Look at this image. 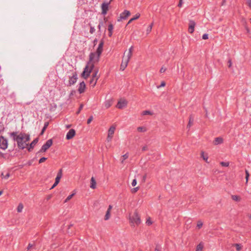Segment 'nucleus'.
<instances>
[{
	"label": "nucleus",
	"mask_w": 251,
	"mask_h": 251,
	"mask_svg": "<svg viewBox=\"0 0 251 251\" xmlns=\"http://www.w3.org/2000/svg\"><path fill=\"white\" fill-rule=\"evenodd\" d=\"M138 189H139V187H136V188H134L132 190V193H135V192H136L138 191Z\"/></svg>",
	"instance_id": "obj_56"
},
{
	"label": "nucleus",
	"mask_w": 251,
	"mask_h": 251,
	"mask_svg": "<svg viewBox=\"0 0 251 251\" xmlns=\"http://www.w3.org/2000/svg\"><path fill=\"white\" fill-rule=\"evenodd\" d=\"M116 127L115 126H112L110 127L108 131V135L107 137V140L108 142H110L111 141V139L113 137V135L115 131Z\"/></svg>",
	"instance_id": "obj_8"
},
{
	"label": "nucleus",
	"mask_w": 251,
	"mask_h": 251,
	"mask_svg": "<svg viewBox=\"0 0 251 251\" xmlns=\"http://www.w3.org/2000/svg\"><path fill=\"white\" fill-rule=\"evenodd\" d=\"M38 138H36L33 140V141L28 146H26L27 150L28 151H31V150L34 148V146L38 142Z\"/></svg>",
	"instance_id": "obj_13"
},
{
	"label": "nucleus",
	"mask_w": 251,
	"mask_h": 251,
	"mask_svg": "<svg viewBox=\"0 0 251 251\" xmlns=\"http://www.w3.org/2000/svg\"><path fill=\"white\" fill-rule=\"evenodd\" d=\"M62 169H60L59 170L58 172L57 173V176L55 178V185H57L59 183L60 180L61 178L62 177Z\"/></svg>",
	"instance_id": "obj_17"
},
{
	"label": "nucleus",
	"mask_w": 251,
	"mask_h": 251,
	"mask_svg": "<svg viewBox=\"0 0 251 251\" xmlns=\"http://www.w3.org/2000/svg\"><path fill=\"white\" fill-rule=\"evenodd\" d=\"M75 135V131L74 129H70L66 135V139L70 140L72 139Z\"/></svg>",
	"instance_id": "obj_15"
},
{
	"label": "nucleus",
	"mask_w": 251,
	"mask_h": 251,
	"mask_svg": "<svg viewBox=\"0 0 251 251\" xmlns=\"http://www.w3.org/2000/svg\"><path fill=\"white\" fill-rule=\"evenodd\" d=\"M146 224L148 226L151 225L152 224V222L151 220V219L150 218L148 219H147V220L146 221Z\"/></svg>",
	"instance_id": "obj_50"
},
{
	"label": "nucleus",
	"mask_w": 251,
	"mask_h": 251,
	"mask_svg": "<svg viewBox=\"0 0 251 251\" xmlns=\"http://www.w3.org/2000/svg\"><path fill=\"white\" fill-rule=\"evenodd\" d=\"M68 73H70L71 75L69 76V80L67 86H71L76 83L78 79L77 74L76 72L74 71H70L68 72Z\"/></svg>",
	"instance_id": "obj_4"
},
{
	"label": "nucleus",
	"mask_w": 251,
	"mask_h": 251,
	"mask_svg": "<svg viewBox=\"0 0 251 251\" xmlns=\"http://www.w3.org/2000/svg\"><path fill=\"white\" fill-rule=\"evenodd\" d=\"M110 4V2H103L102 3L101 7V14L103 15L106 14L107 11L108 10V6Z\"/></svg>",
	"instance_id": "obj_10"
},
{
	"label": "nucleus",
	"mask_w": 251,
	"mask_h": 251,
	"mask_svg": "<svg viewBox=\"0 0 251 251\" xmlns=\"http://www.w3.org/2000/svg\"><path fill=\"white\" fill-rule=\"evenodd\" d=\"M196 23L193 20H190L188 27V32L190 33H193L195 30Z\"/></svg>",
	"instance_id": "obj_12"
},
{
	"label": "nucleus",
	"mask_w": 251,
	"mask_h": 251,
	"mask_svg": "<svg viewBox=\"0 0 251 251\" xmlns=\"http://www.w3.org/2000/svg\"><path fill=\"white\" fill-rule=\"evenodd\" d=\"M194 122V119L192 115L190 116L189 119V122L187 125V127L190 128L192 125H193Z\"/></svg>",
	"instance_id": "obj_23"
},
{
	"label": "nucleus",
	"mask_w": 251,
	"mask_h": 251,
	"mask_svg": "<svg viewBox=\"0 0 251 251\" xmlns=\"http://www.w3.org/2000/svg\"><path fill=\"white\" fill-rule=\"evenodd\" d=\"M155 251H160L159 248H158V246H156L155 249Z\"/></svg>",
	"instance_id": "obj_64"
},
{
	"label": "nucleus",
	"mask_w": 251,
	"mask_h": 251,
	"mask_svg": "<svg viewBox=\"0 0 251 251\" xmlns=\"http://www.w3.org/2000/svg\"><path fill=\"white\" fill-rule=\"evenodd\" d=\"M47 159V157H43L39 159V163H42L44 162V161H45Z\"/></svg>",
	"instance_id": "obj_48"
},
{
	"label": "nucleus",
	"mask_w": 251,
	"mask_h": 251,
	"mask_svg": "<svg viewBox=\"0 0 251 251\" xmlns=\"http://www.w3.org/2000/svg\"><path fill=\"white\" fill-rule=\"evenodd\" d=\"M10 176V174L9 173H7L5 176H4V174L3 173H2L1 174V176L2 177V178H4V179H7Z\"/></svg>",
	"instance_id": "obj_37"
},
{
	"label": "nucleus",
	"mask_w": 251,
	"mask_h": 251,
	"mask_svg": "<svg viewBox=\"0 0 251 251\" xmlns=\"http://www.w3.org/2000/svg\"><path fill=\"white\" fill-rule=\"evenodd\" d=\"M52 140L49 139L46 141V142L42 146L41 149L37 153V154L40 152H44L47 151L52 145Z\"/></svg>",
	"instance_id": "obj_6"
},
{
	"label": "nucleus",
	"mask_w": 251,
	"mask_h": 251,
	"mask_svg": "<svg viewBox=\"0 0 251 251\" xmlns=\"http://www.w3.org/2000/svg\"><path fill=\"white\" fill-rule=\"evenodd\" d=\"M75 195V193H73L71 195H70L69 196H68L67 197V198L66 199V200H65L64 202H67L69 201H70Z\"/></svg>",
	"instance_id": "obj_35"
},
{
	"label": "nucleus",
	"mask_w": 251,
	"mask_h": 251,
	"mask_svg": "<svg viewBox=\"0 0 251 251\" xmlns=\"http://www.w3.org/2000/svg\"><path fill=\"white\" fill-rule=\"evenodd\" d=\"M140 14H139V13H137V14L135 15V16H134L133 18H131V19L128 21V22L127 24H130V23H131L133 21L135 20H136V19H138L140 17Z\"/></svg>",
	"instance_id": "obj_28"
},
{
	"label": "nucleus",
	"mask_w": 251,
	"mask_h": 251,
	"mask_svg": "<svg viewBox=\"0 0 251 251\" xmlns=\"http://www.w3.org/2000/svg\"><path fill=\"white\" fill-rule=\"evenodd\" d=\"M129 61L125 58V56L123 57V60L120 66V70L121 71H124L127 67Z\"/></svg>",
	"instance_id": "obj_14"
},
{
	"label": "nucleus",
	"mask_w": 251,
	"mask_h": 251,
	"mask_svg": "<svg viewBox=\"0 0 251 251\" xmlns=\"http://www.w3.org/2000/svg\"><path fill=\"white\" fill-rule=\"evenodd\" d=\"M152 115V113L149 110H145L142 112V115Z\"/></svg>",
	"instance_id": "obj_34"
},
{
	"label": "nucleus",
	"mask_w": 251,
	"mask_h": 251,
	"mask_svg": "<svg viewBox=\"0 0 251 251\" xmlns=\"http://www.w3.org/2000/svg\"><path fill=\"white\" fill-rule=\"evenodd\" d=\"M228 67L229 68H230L232 66V61H231V59H229L228 60Z\"/></svg>",
	"instance_id": "obj_54"
},
{
	"label": "nucleus",
	"mask_w": 251,
	"mask_h": 251,
	"mask_svg": "<svg viewBox=\"0 0 251 251\" xmlns=\"http://www.w3.org/2000/svg\"><path fill=\"white\" fill-rule=\"evenodd\" d=\"M203 225V223L201 221H199L197 223V226L198 227V228H201Z\"/></svg>",
	"instance_id": "obj_46"
},
{
	"label": "nucleus",
	"mask_w": 251,
	"mask_h": 251,
	"mask_svg": "<svg viewBox=\"0 0 251 251\" xmlns=\"http://www.w3.org/2000/svg\"><path fill=\"white\" fill-rule=\"evenodd\" d=\"M133 49V46H131V47L129 49V50H128V52H129L132 53Z\"/></svg>",
	"instance_id": "obj_60"
},
{
	"label": "nucleus",
	"mask_w": 251,
	"mask_h": 251,
	"mask_svg": "<svg viewBox=\"0 0 251 251\" xmlns=\"http://www.w3.org/2000/svg\"><path fill=\"white\" fill-rule=\"evenodd\" d=\"M89 25L90 26V33L91 34H93L95 31V27L94 26H92L90 24H89Z\"/></svg>",
	"instance_id": "obj_47"
},
{
	"label": "nucleus",
	"mask_w": 251,
	"mask_h": 251,
	"mask_svg": "<svg viewBox=\"0 0 251 251\" xmlns=\"http://www.w3.org/2000/svg\"><path fill=\"white\" fill-rule=\"evenodd\" d=\"M182 4V0H181V1L179 0V3L178 4V6L180 7H181Z\"/></svg>",
	"instance_id": "obj_61"
},
{
	"label": "nucleus",
	"mask_w": 251,
	"mask_h": 251,
	"mask_svg": "<svg viewBox=\"0 0 251 251\" xmlns=\"http://www.w3.org/2000/svg\"><path fill=\"white\" fill-rule=\"evenodd\" d=\"M202 39L206 40L208 38V35L207 34H204L202 37Z\"/></svg>",
	"instance_id": "obj_52"
},
{
	"label": "nucleus",
	"mask_w": 251,
	"mask_h": 251,
	"mask_svg": "<svg viewBox=\"0 0 251 251\" xmlns=\"http://www.w3.org/2000/svg\"><path fill=\"white\" fill-rule=\"evenodd\" d=\"M83 104L82 103L80 104L78 110L76 112V114L77 115H78L80 113V112L81 110H82V109L83 108Z\"/></svg>",
	"instance_id": "obj_43"
},
{
	"label": "nucleus",
	"mask_w": 251,
	"mask_h": 251,
	"mask_svg": "<svg viewBox=\"0 0 251 251\" xmlns=\"http://www.w3.org/2000/svg\"><path fill=\"white\" fill-rule=\"evenodd\" d=\"M113 24H110L109 25H108V30L109 31V33H108V36L109 37H111L112 35V33H113Z\"/></svg>",
	"instance_id": "obj_21"
},
{
	"label": "nucleus",
	"mask_w": 251,
	"mask_h": 251,
	"mask_svg": "<svg viewBox=\"0 0 251 251\" xmlns=\"http://www.w3.org/2000/svg\"><path fill=\"white\" fill-rule=\"evenodd\" d=\"M148 150V147L147 146H145L142 148V151H145Z\"/></svg>",
	"instance_id": "obj_59"
},
{
	"label": "nucleus",
	"mask_w": 251,
	"mask_h": 251,
	"mask_svg": "<svg viewBox=\"0 0 251 251\" xmlns=\"http://www.w3.org/2000/svg\"><path fill=\"white\" fill-rule=\"evenodd\" d=\"M232 246L236 247V250L237 251H240L243 247L241 244L238 243L233 244Z\"/></svg>",
	"instance_id": "obj_25"
},
{
	"label": "nucleus",
	"mask_w": 251,
	"mask_h": 251,
	"mask_svg": "<svg viewBox=\"0 0 251 251\" xmlns=\"http://www.w3.org/2000/svg\"><path fill=\"white\" fill-rule=\"evenodd\" d=\"M98 72H99V69H95L94 71L93 74H92V78H97V77H99V78L100 75H98Z\"/></svg>",
	"instance_id": "obj_24"
},
{
	"label": "nucleus",
	"mask_w": 251,
	"mask_h": 251,
	"mask_svg": "<svg viewBox=\"0 0 251 251\" xmlns=\"http://www.w3.org/2000/svg\"><path fill=\"white\" fill-rule=\"evenodd\" d=\"M100 55L95 52H91L89 55V63L94 64L95 63L98 62L100 61Z\"/></svg>",
	"instance_id": "obj_5"
},
{
	"label": "nucleus",
	"mask_w": 251,
	"mask_h": 251,
	"mask_svg": "<svg viewBox=\"0 0 251 251\" xmlns=\"http://www.w3.org/2000/svg\"><path fill=\"white\" fill-rule=\"evenodd\" d=\"M49 126V123L48 122H46L45 124H44V127H43L42 130H41V132L40 133V135H42L44 134L45 131L46 130V129H47V127L48 126Z\"/></svg>",
	"instance_id": "obj_27"
},
{
	"label": "nucleus",
	"mask_w": 251,
	"mask_h": 251,
	"mask_svg": "<svg viewBox=\"0 0 251 251\" xmlns=\"http://www.w3.org/2000/svg\"><path fill=\"white\" fill-rule=\"evenodd\" d=\"M103 51V49L98 48H97L96 51L95 52L97 53V54H101V53Z\"/></svg>",
	"instance_id": "obj_42"
},
{
	"label": "nucleus",
	"mask_w": 251,
	"mask_h": 251,
	"mask_svg": "<svg viewBox=\"0 0 251 251\" xmlns=\"http://www.w3.org/2000/svg\"><path fill=\"white\" fill-rule=\"evenodd\" d=\"M18 132H12L9 133V136L12 138L13 141L17 142V146L20 150L25 149L28 146L27 143L30 140V135L28 134L20 132L18 134Z\"/></svg>",
	"instance_id": "obj_1"
},
{
	"label": "nucleus",
	"mask_w": 251,
	"mask_h": 251,
	"mask_svg": "<svg viewBox=\"0 0 251 251\" xmlns=\"http://www.w3.org/2000/svg\"><path fill=\"white\" fill-rule=\"evenodd\" d=\"M8 141L3 136H0V148L5 150L7 148Z\"/></svg>",
	"instance_id": "obj_7"
},
{
	"label": "nucleus",
	"mask_w": 251,
	"mask_h": 251,
	"mask_svg": "<svg viewBox=\"0 0 251 251\" xmlns=\"http://www.w3.org/2000/svg\"><path fill=\"white\" fill-rule=\"evenodd\" d=\"M103 25V22L102 21H101L100 22V23L98 26V27L99 28V32L100 33L101 32V30H100L101 26H102Z\"/></svg>",
	"instance_id": "obj_45"
},
{
	"label": "nucleus",
	"mask_w": 251,
	"mask_h": 251,
	"mask_svg": "<svg viewBox=\"0 0 251 251\" xmlns=\"http://www.w3.org/2000/svg\"><path fill=\"white\" fill-rule=\"evenodd\" d=\"M232 199L236 201H239L241 200V198L237 195H232L231 196Z\"/></svg>",
	"instance_id": "obj_30"
},
{
	"label": "nucleus",
	"mask_w": 251,
	"mask_h": 251,
	"mask_svg": "<svg viewBox=\"0 0 251 251\" xmlns=\"http://www.w3.org/2000/svg\"><path fill=\"white\" fill-rule=\"evenodd\" d=\"M86 88V85L84 81H82L79 83L78 91L79 94L83 93L84 92Z\"/></svg>",
	"instance_id": "obj_16"
},
{
	"label": "nucleus",
	"mask_w": 251,
	"mask_h": 251,
	"mask_svg": "<svg viewBox=\"0 0 251 251\" xmlns=\"http://www.w3.org/2000/svg\"><path fill=\"white\" fill-rule=\"evenodd\" d=\"M32 247V244H29L28 245L27 247V250H29V249Z\"/></svg>",
	"instance_id": "obj_62"
},
{
	"label": "nucleus",
	"mask_w": 251,
	"mask_h": 251,
	"mask_svg": "<svg viewBox=\"0 0 251 251\" xmlns=\"http://www.w3.org/2000/svg\"><path fill=\"white\" fill-rule=\"evenodd\" d=\"M4 129V127L3 125H0V132L3 131Z\"/></svg>",
	"instance_id": "obj_58"
},
{
	"label": "nucleus",
	"mask_w": 251,
	"mask_h": 251,
	"mask_svg": "<svg viewBox=\"0 0 251 251\" xmlns=\"http://www.w3.org/2000/svg\"><path fill=\"white\" fill-rule=\"evenodd\" d=\"M132 185L135 186L137 184V181L136 179H134L132 182Z\"/></svg>",
	"instance_id": "obj_53"
},
{
	"label": "nucleus",
	"mask_w": 251,
	"mask_h": 251,
	"mask_svg": "<svg viewBox=\"0 0 251 251\" xmlns=\"http://www.w3.org/2000/svg\"><path fill=\"white\" fill-rule=\"evenodd\" d=\"M166 85V83L165 81H162L161 83V84L159 85V86H157V88L158 89V88H160L162 87H164Z\"/></svg>",
	"instance_id": "obj_49"
},
{
	"label": "nucleus",
	"mask_w": 251,
	"mask_h": 251,
	"mask_svg": "<svg viewBox=\"0 0 251 251\" xmlns=\"http://www.w3.org/2000/svg\"><path fill=\"white\" fill-rule=\"evenodd\" d=\"M112 208V206L111 205H109L107 210H109V211H111V210Z\"/></svg>",
	"instance_id": "obj_63"
},
{
	"label": "nucleus",
	"mask_w": 251,
	"mask_h": 251,
	"mask_svg": "<svg viewBox=\"0 0 251 251\" xmlns=\"http://www.w3.org/2000/svg\"><path fill=\"white\" fill-rule=\"evenodd\" d=\"M248 6L251 9V0H247Z\"/></svg>",
	"instance_id": "obj_55"
},
{
	"label": "nucleus",
	"mask_w": 251,
	"mask_h": 251,
	"mask_svg": "<svg viewBox=\"0 0 251 251\" xmlns=\"http://www.w3.org/2000/svg\"><path fill=\"white\" fill-rule=\"evenodd\" d=\"M166 71V69L165 68H164L163 67H162L160 70V72L161 73H164Z\"/></svg>",
	"instance_id": "obj_57"
},
{
	"label": "nucleus",
	"mask_w": 251,
	"mask_h": 251,
	"mask_svg": "<svg viewBox=\"0 0 251 251\" xmlns=\"http://www.w3.org/2000/svg\"><path fill=\"white\" fill-rule=\"evenodd\" d=\"M245 173H246V183H247V182L248 181V180H249V176H250V174H249V171L248 170H245Z\"/></svg>",
	"instance_id": "obj_39"
},
{
	"label": "nucleus",
	"mask_w": 251,
	"mask_h": 251,
	"mask_svg": "<svg viewBox=\"0 0 251 251\" xmlns=\"http://www.w3.org/2000/svg\"><path fill=\"white\" fill-rule=\"evenodd\" d=\"M94 68V64H89L88 62L86 66L84 69L83 72L81 74V76L84 79H86L90 75V73Z\"/></svg>",
	"instance_id": "obj_2"
},
{
	"label": "nucleus",
	"mask_w": 251,
	"mask_h": 251,
	"mask_svg": "<svg viewBox=\"0 0 251 251\" xmlns=\"http://www.w3.org/2000/svg\"><path fill=\"white\" fill-rule=\"evenodd\" d=\"M110 217V211H109V210H107L105 215L104 216V220L105 221H107L108 219H109Z\"/></svg>",
	"instance_id": "obj_32"
},
{
	"label": "nucleus",
	"mask_w": 251,
	"mask_h": 251,
	"mask_svg": "<svg viewBox=\"0 0 251 251\" xmlns=\"http://www.w3.org/2000/svg\"><path fill=\"white\" fill-rule=\"evenodd\" d=\"M127 102L126 100H123L118 102L116 107L119 109H122L126 106Z\"/></svg>",
	"instance_id": "obj_11"
},
{
	"label": "nucleus",
	"mask_w": 251,
	"mask_h": 251,
	"mask_svg": "<svg viewBox=\"0 0 251 251\" xmlns=\"http://www.w3.org/2000/svg\"><path fill=\"white\" fill-rule=\"evenodd\" d=\"M132 53L128 52L126 57V58L125 57V58L126 60H128V61H129L130 59L131 58V57L132 56Z\"/></svg>",
	"instance_id": "obj_41"
},
{
	"label": "nucleus",
	"mask_w": 251,
	"mask_h": 251,
	"mask_svg": "<svg viewBox=\"0 0 251 251\" xmlns=\"http://www.w3.org/2000/svg\"><path fill=\"white\" fill-rule=\"evenodd\" d=\"M113 103V100L112 99H109L105 101L104 102V106L107 109L109 108Z\"/></svg>",
	"instance_id": "obj_19"
},
{
	"label": "nucleus",
	"mask_w": 251,
	"mask_h": 251,
	"mask_svg": "<svg viewBox=\"0 0 251 251\" xmlns=\"http://www.w3.org/2000/svg\"><path fill=\"white\" fill-rule=\"evenodd\" d=\"M201 157L206 162H208V156L207 154H205L204 151H201Z\"/></svg>",
	"instance_id": "obj_22"
},
{
	"label": "nucleus",
	"mask_w": 251,
	"mask_h": 251,
	"mask_svg": "<svg viewBox=\"0 0 251 251\" xmlns=\"http://www.w3.org/2000/svg\"><path fill=\"white\" fill-rule=\"evenodd\" d=\"M220 164L223 167H228L229 163L228 162H221Z\"/></svg>",
	"instance_id": "obj_40"
},
{
	"label": "nucleus",
	"mask_w": 251,
	"mask_h": 251,
	"mask_svg": "<svg viewBox=\"0 0 251 251\" xmlns=\"http://www.w3.org/2000/svg\"><path fill=\"white\" fill-rule=\"evenodd\" d=\"M130 15L129 11L125 10L120 15L119 19L118 21L119 22L122 20L126 19Z\"/></svg>",
	"instance_id": "obj_9"
},
{
	"label": "nucleus",
	"mask_w": 251,
	"mask_h": 251,
	"mask_svg": "<svg viewBox=\"0 0 251 251\" xmlns=\"http://www.w3.org/2000/svg\"><path fill=\"white\" fill-rule=\"evenodd\" d=\"M129 220L132 224L137 226L141 223L140 216L136 210L134 212L132 215L129 216Z\"/></svg>",
	"instance_id": "obj_3"
},
{
	"label": "nucleus",
	"mask_w": 251,
	"mask_h": 251,
	"mask_svg": "<svg viewBox=\"0 0 251 251\" xmlns=\"http://www.w3.org/2000/svg\"><path fill=\"white\" fill-rule=\"evenodd\" d=\"M123 160L121 161V163H123L125 160L128 157V154L126 153L122 156Z\"/></svg>",
	"instance_id": "obj_38"
},
{
	"label": "nucleus",
	"mask_w": 251,
	"mask_h": 251,
	"mask_svg": "<svg viewBox=\"0 0 251 251\" xmlns=\"http://www.w3.org/2000/svg\"><path fill=\"white\" fill-rule=\"evenodd\" d=\"M98 79L99 77H97V78H92L90 80V83L92 84V86L94 87L96 85Z\"/></svg>",
	"instance_id": "obj_26"
},
{
	"label": "nucleus",
	"mask_w": 251,
	"mask_h": 251,
	"mask_svg": "<svg viewBox=\"0 0 251 251\" xmlns=\"http://www.w3.org/2000/svg\"><path fill=\"white\" fill-rule=\"evenodd\" d=\"M137 130L139 132H145L146 131V128L143 126H139L137 127Z\"/></svg>",
	"instance_id": "obj_36"
},
{
	"label": "nucleus",
	"mask_w": 251,
	"mask_h": 251,
	"mask_svg": "<svg viewBox=\"0 0 251 251\" xmlns=\"http://www.w3.org/2000/svg\"><path fill=\"white\" fill-rule=\"evenodd\" d=\"M203 248V245L201 243H200L196 247V251H202Z\"/></svg>",
	"instance_id": "obj_29"
},
{
	"label": "nucleus",
	"mask_w": 251,
	"mask_h": 251,
	"mask_svg": "<svg viewBox=\"0 0 251 251\" xmlns=\"http://www.w3.org/2000/svg\"><path fill=\"white\" fill-rule=\"evenodd\" d=\"M103 45H104V41L103 39H102L100 40V41L99 44L98 48L103 49Z\"/></svg>",
	"instance_id": "obj_44"
},
{
	"label": "nucleus",
	"mask_w": 251,
	"mask_h": 251,
	"mask_svg": "<svg viewBox=\"0 0 251 251\" xmlns=\"http://www.w3.org/2000/svg\"><path fill=\"white\" fill-rule=\"evenodd\" d=\"M24 208V206L22 203L19 204L17 210L18 212H21Z\"/></svg>",
	"instance_id": "obj_31"
},
{
	"label": "nucleus",
	"mask_w": 251,
	"mask_h": 251,
	"mask_svg": "<svg viewBox=\"0 0 251 251\" xmlns=\"http://www.w3.org/2000/svg\"><path fill=\"white\" fill-rule=\"evenodd\" d=\"M153 23H151L149 26L148 27L147 29V34H149V33H150V32L151 31V29H152V26H153Z\"/></svg>",
	"instance_id": "obj_33"
},
{
	"label": "nucleus",
	"mask_w": 251,
	"mask_h": 251,
	"mask_svg": "<svg viewBox=\"0 0 251 251\" xmlns=\"http://www.w3.org/2000/svg\"><path fill=\"white\" fill-rule=\"evenodd\" d=\"M223 143V139L221 137H217L213 141V144L215 145H218L219 144H221Z\"/></svg>",
	"instance_id": "obj_18"
},
{
	"label": "nucleus",
	"mask_w": 251,
	"mask_h": 251,
	"mask_svg": "<svg viewBox=\"0 0 251 251\" xmlns=\"http://www.w3.org/2000/svg\"><path fill=\"white\" fill-rule=\"evenodd\" d=\"M90 188L94 189L96 188V181L95 178L93 176L90 180Z\"/></svg>",
	"instance_id": "obj_20"
},
{
	"label": "nucleus",
	"mask_w": 251,
	"mask_h": 251,
	"mask_svg": "<svg viewBox=\"0 0 251 251\" xmlns=\"http://www.w3.org/2000/svg\"><path fill=\"white\" fill-rule=\"evenodd\" d=\"M93 116H91L89 118V119L87 120V124H89L92 122V121L93 120Z\"/></svg>",
	"instance_id": "obj_51"
}]
</instances>
